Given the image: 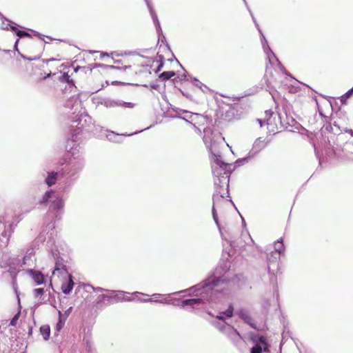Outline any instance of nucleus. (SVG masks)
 <instances>
[{
    "instance_id": "nucleus-42",
    "label": "nucleus",
    "mask_w": 353,
    "mask_h": 353,
    "mask_svg": "<svg viewBox=\"0 0 353 353\" xmlns=\"http://www.w3.org/2000/svg\"><path fill=\"white\" fill-rule=\"evenodd\" d=\"M123 301H132L134 300V299L129 297V296L123 297Z\"/></svg>"
},
{
    "instance_id": "nucleus-45",
    "label": "nucleus",
    "mask_w": 353,
    "mask_h": 353,
    "mask_svg": "<svg viewBox=\"0 0 353 353\" xmlns=\"http://www.w3.org/2000/svg\"><path fill=\"white\" fill-rule=\"evenodd\" d=\"M216 318L221 321L224 320V317L223 316V315H217Z\"/></svg>"
},
{
    "instance_id": "nucleus-15",
    "label": "nucleus",
    "mask_w": 353,
    "mask_h": 353,
    "mask_svg": "<svg viewBox=\"0 0 353 353\" xmlns=\"http://www.w3.org/2000/svg\"><path fill=\"white\" fill-rule=\"evenodd\" d=\"M64 206V201L61 198H57L55 200H54L51 204V208L59 211L63 209Z\"/></svg>"
},
{
    "instance_id": "nucleus-40",
    "label": "nucleus",
    "mask_w": 353,
    "mask_h": 353,
    "mask_svg": "<svg viewBox=\"0 0 353 353\" xmlns=\"http://www.w3.org/2000/svg\"><path fill=\"white\" fill-rule=\"evenodd\" d=\"M142 131H143V130L137 131V132H132V133H130V134H123L122 135L129 137V136H132L133 134H137L139 132H141Z\"/></svg>"
},
{
    "instance_id": "nucleus-29",
    "label": "nucleus",
    "mask_w": 353,
    "mask_h": 353,
    "mask_svg": "<svg viewBox=\"0 0 353 353\" xmlns=\"http://www.w3.org/2000/svg\"><path fill=\"white\" fill-rule=\"evenodd\" d=\"M0 17L2 19V23H3V25H5V26H5V27H3V29H7V30H8V29H9V28H8V26H8V24H9V23H10H10H13V22H12V21H10V20H8V19H7L6 18L3 17L2 16V14H1V12H0Z\"/></svg>"
},
{
    "instance_id": "nucleus-53",
    "label": "nucleus",
    "mask_w": 353,
    "mask_h": 353,
    "mask_svg": "<svg viewBox=\"0 0 353 353\" xmlns=\"http://www.w3.org/2000/svg\"><path fill=\"white\" fill-rule=\"evenodd\" d=\"M269 69V67L268 65L266 66V70L268 71V70Z\"/></svg>"
},
{
    "instance_id": "nucleus-6",
    "label": "nucleus",
    "mask_w": 353,
    "mask_h": 353,
    "mask_svg": "<svg viewBox=\"0 0 353 353\" xmlns=\"http://www.w3.org/2000/svg\"><path fill=\"white\" fill-rule=\"evenodd\" d=\"M220 281L221 279L219 277H210L202 283L190 288L188 290L190 292H196L205 288L212 289V287L217 285Z\"/></svg>"
},
{
    "instance_id": "nucleus-51",
    "label": "nucleus",
    "mask_w": 353,
    "mask_h": 353,
    "mask_svg": "<svg viewBox=\"0 0 353 353\" xmlns=\"http://www.w3.org/2000/svg\"><path fill=\"white\" fill-rule=\"evenodd\" d=\"M19 42V39H17L15 42L14 47L17 48V43Z\"/></svg>"
},
{
    "instance_id": "nucleus-34",
    "label": "nucleus",
    "mask_w": 353,
    "mask_h": 353,
    "mask_svg": "<svg viewBox=\"0 0 353 353\" xmlns=\"http://www.w3.org/2000/svg\"><path fill=\"white\" fill-rule=\"evenodd\" d=\"M34 296L36 297H38L43 294L44 289L43 288H37L34 290Z\"/></svg>"
},
{
    "instance_id": "nucleus-1",
    "label": "nucleus",
    "mask_w": 353,
    "mask_h": 353,
    "mask_svg": "<svg viewBox=\"0 0 353 353\" xmlns=\"http://www.w3.org/2000/svg\"><path fill=\"white\" fill-rule=\"evenodd\" d=\"M212 160L213 161L212 171L214 175V185L219 188H225L226 190L225 193L221 190H216V193L213 195V199L219 195L223 198L225 194H228L229 178L234 168H233L232 164L225 163L220 154L212 151Z\"/></svg>"
},
{
    "instance_id": "nucleus-12",
    "label": "nucleus",
    "mask_w": 353,
    "mask_h": 353,
    "mask_svg": "<svg viewBox=\"0 0 353 353\" xmlns=\"http://www.w3.org/2000/svg\"><path fill=\"white\" fill-rule=\"evenodd\" d=\"M32 279L37 285H41L44 283V276L39 272L30 270Z\"/></svg>"
},
{
    "instance_id": "nucleus-16",
    "label": "nucleus",
    "mask_w": 353,
    "mask_h": 353,
    "mask_svg": "<svg viewBox=\"0 0 353 353\" xmlns=\"http://www.w3.org/2000/svg\"><path fill=\"white\" fill-rule=\"evenodd\" d=\"M40 332H41V334L43 336L44 340H46V341L48 340L49 337H50V326L48 325H43L41 326Z\"/></svg>"
},
{
    "instance_id": "nucleus-2",
    "label": "nucleus",
    "mask_w": 353,
    "mask_h": 353,
    "mask_svg": "<svg viewBox=\"0 0 353 353\" xmlns=\"http://www.w3.org/2000/svg\"><path fill=\"white\" fill-rule=\"evenodd\" d=\"M250 341L253 343L250 353H262L268 351L269 345L263 336L253 334L250 336Z\"/></svg>"
},
{
    "instance_id": "nucleus-14",
    "label": "nucleus",
    "mask_w": 353,
    "mask_h": 353,
    "mask_svg": "<svg viewBox=\"0 0 353 353\" xmlns=\"http://www.w3.org/2000/svg\"><path fill=\"white\" fill-rule=\"evenodd\" d=\"M8 28L13 32H14L16 33V34L19 37H30V34L26 32V31H24V30H17V27L14 26V23H9L8 24Z\"/></svg>"
},
{
    "instance_id": "nucleus-35",
    "label": "nucleus",
    "mask_w": 353,
    "mask_h": 353,
    "mask_svg": "<svg viewBox=\"0 0 353 353\" xmlns=\"http://www.w3.org/2000/svg\"><path fill=\"white\" fill-rule=\"evenodd\" d=\"M94 290L96 292H110V290H108L106 289L98 287L96 288H94ZM112 292H115V291H111Z\"/></svg>"
},
{
    "instance_id": "nucleus-38",
    "label": "nucleus",
    "mask_w": 353,
    "mask_h": 353,
    "mask_svg": "<svg viewBox=\"0 0 353 353\" xmlns=\"http://www.w3.org/2000/svg\"><path fill=\"white\" fill-rule=\"evenodd\" d=\"M257 121L260 124L261 127H262L264 125L265 123H266V119L265 120H262V119H258Z\"/></svg>"
},
{
    "instance_id": "nucleus-23",
    "label": "nucleus",
    "mask_w": 353,
    "mask_h": 353,
    "mask_svg": "<svg viewBox=\"0 0 353 353\" xmlns=\"http://www.w3.org/2000/svg\"><path fill=\"white\" fill-rule=\"evenodd\" d=\"M175 76V72L174 71H168L162 72L159 77L163 79L164 80H168L171 79L172 77Z\"/></svg>"
},
{
    "instance_id": "nucleus-57",
    "label": "nucleus",
    "mask_w": 353,
    "mask_h": 353,
    "mask_svg": "<svg viewBox=\"0 0 353 353\" xmlns=\"http://www.w3.org/2000/svg\"><path fill=\"white\" fill-rule=\"evenodd\" d=\"M243 1H244L245 3L247 4L245 0H243Z\"/></svg>"
},
{
    "instance_id": "nucleus-5",
    "label": "nucleus",
    "mask_w": 353,
    "mask_h": 353,
    "mask_svg": "<svg viewBox=\"0 0 353 353\" xmlns=\"http://www.w3.org/2000/svg\"><path fill=\"white\" fill-rule=\"evenodd\" d=\"M266 145V143L264 139L259 137L256 139L252 145V149L250 152V155L248 157H245L242 159H239L236 161V163H239L240 162H248V159L250 157H253L256 154H258L262 149H263Z\"/></svg>"
},
{
    "instance_id": "nucleus-17",
    "label": "nucleus",
    "mask_w": 353,
    "mask_h": 353,
    "mask_svg": "<svg viewBox=\"0 0 353 353\" xmlns=\"http://www.w3.org/2000/svg\"><path fill=\"white\" fill-rule=\"evenodd\" d=\"M274 250L279 254H282L285 251V246L283 243V238L279 239L274 243Z\"/></svg>"
},
{
    "instance_id": "nucleus-49",
    "label": "nucleus",
    "mask_w": 353,
    "mask_h": 353,
    "mask_svg": "<svg viewBox=\"0 0 353 353\" xmlns=\"http://www.w3.org/2000/svg\"><path fill=\"white\" fill-rule=\"evenodd\" d=\"M266 83H267L268 86L269 87V85L271 83V82H270L269 79H267Z\"/></svg>"
},
{
    "instance_id": "nucleus-41",
    "label": "nucleus",
    "mask_w": 353,
    "mask_h": 353,
    "mask_svg": "<svg viewBox=\"0 0 353 353\" xmlns=\"http://www.w3.org/2000/svg\"><path fill=\"white\" fill-rule=\"evenodd\" d=\"M247 9H248V10H249V12H250V13L251 14V17L252 18V20H253L254 24L256 25V23H257V22H256V21L255 19V17H254V15H253L252 12H251V10L249 9V7H247Z\"/></svg>"
},
{
    "instance_id": "nucleus-31",
    "label": "nucleus",
    "mask_w": 353,
    "mask_h": 353,
    "mask_svg": "<svg viewBox=\"0 0 353 353\" xmlns=\"http://www.w3.org/2000/svg\"><path fill=\"white\" fill-rule=\"evenodd\" d=\"M20 316V311H19L11 319L10 325L14 326L17 324V322Z\"/></svg>"
},
{
    "instance_id": "nucleus-9",
    "label": "nucleus",
    "mask_w": 353,
    "mask_h": 353,
    "mask_svg": "<svg viewBox=\"0 0 353 353\" xmlns=\"http://www.w3.org/2000/svg\"><path fill=\"white\" fill-rule=\"evenodd\" d=\"M58 173L55 171L48 172L47 176L45 179V183L49 186L54 185L58 179Z\"/></svg>"
},
{
    "instance_id": "nucleus-19",
    "label": "nucleus",
    "mask_w": 353,
    "mask_h": 353,
    "mask_svg": "<svg viewBox=\"0 0 353 353\" xmlns=\"http://www.w3.org/2000/svg\"><path fill=\"white\" fill-rule=\"evenodd\" d=\"M147 4H148V6L149 7V9H150V14L152 15L154 23L155 24V26L157 28V32H161V27H160V23H159V20H158L157 14L154 13V12L150 7V5H149L148 2H147Z\"/></svg>"
},
{
    "instance_id": "nucleus-3",
    "label": "nucleus",
    "mask_w": 353,
    "mask_h": 353,
    "mask_svg": "<svg viewBox=\"0 0 353 353\" xmlns=\"http://www.w3.org/2000/svg\"><path fill=\"white\" fill-rule=\"evenodd\" d=\"M256 27L261 34V43L263 46V50L267 55V59H268L269 63L272 65L273 59H275L278 62V64L281 70L284 72L285 68L281 65V63L279 61L278 59L276 58L274 52L271 50L270 46L268 44V41L266 40L258 23H256Z\"/></svg>"
},
{
    "instance_id": "nucleus-48",
    "label": "nucleus",
    "mask_w": 353,
    "mask_h": 353,
    "mask_svg": "<svg viewBox=\"0 0 353 353\" xmlns=\"http://www.w3.org/2000/svg\"><path fill=\"white\" fill-rule=\"evenodd\" d=\"M162 67H163V63H161L159 65V67H158V68H157V71H159V70L161 69V68H162Z\"/></svg>"
},
{
    "instance_id": "nucleus-27",
    "label": "nucleus",
    "mask_w": 353,
    "mask_h": 353,
    "mask_svg": "<svg viewBox=\"0 0 353 353\" xmlns=\"http://www.w3.org/2000/svg\"><path fill=\"white\" fill-rule=\"evenodd\" d=\"M120 136V134H115L114 132H111L110 133H109L108 135H107V138L110 140V141H116V142H119V139H117V138Z\"/></svg>"
},
{
    "instance_id": "nucleus-33",
    "label": "nucleus",
    "mask_w": 353,
    "mask_h": 353,
    "mask_svg": "<svg viewBox=\"0 0 353 353\" xmlns=\"http://www.w3.org/2000/svg\"><path fill=\"white\" fill-rule=\"evenodd\" d=\"M353 94V87L350 89L348 91H347L343 96H342V99H341V101H343V99L344 98H349Z\"/></svg>"
},
{
    "instance_id": "nucleus-10",
    "label": "nucleus",
    "mask_w": 353,
    "mask_h": 353,
    "mask_svg": "<svg viewBox=\"0 0 353 353\" xmlns=\"http://www.w3.org/2000/svg\"><path fill=\"white\" fill-rule=\"evenodd\" d=\"M74 287V282L71 275L68 276V281L61 285L62 292L65 294H69Z\"/></svg>"
},
{
    "instance_id": "nucleus-36",
    "label": "nucleus",
    "mask_w": 353,
    "mask_h": 353,
    "mask_svg": "<svg viewBox=\"0 0 353 353\" xmlns=\"http://www.w3.org/2000/svg\"><path fill=\"white\" fill-rule=\"evenodd\" d=\"M161 296H162V294L156 293V294H153L150 299H153V300H158L157 299H159Z\"/></svg>"
},
{
    "instance_id": "nucleus-25",
    "label": "nucleus",
    "mask_w": 353,
    "mask_h": 353,
    "mask_svg": "<svg viewBox=\"0 0 353 353\" xmlns=\"http://www.w3.org/2000/svg\"><path fill=\"white\" fill-rule=\"evenodd\" d=\"M230 336L232 339H236L237 337L239 336V332L236 331V330L234 329L232 327H229L228 328Z\"/></svg>"
},
{
    "instance_id": "nucleus-24",
    "label": "nucleus",
    "mask_w": 353,
    "mask_h": 353,
    "mask_svg": "<svg viewBox=\"0 0 353 353\" xmlns=\"http://www.w3.org/2000/svg\"><path fill=\"white\" fill-rule=\"evenodd\" d=\"M65 323V319H62V314L59 311V322L57 323V330L59 331Z\"/></svg>"
},
{
    "instance_id": "nucleus-26",
    "label": "nucleus",
    "mask_w": 353,
    "mask_h": 353,
    "mask_svg": "<svg viewBox=\"0 0 353 353\" xmlns=\"http://www.w3.org/2000/svg\"><path fill=\"white\" fill-rule=\"evenodd\" d=\"M183 114H184L183 119L185 120L189 123H191L190 121H188L187 119H192V117L199 115L198 114H193L187 110H183Z\"/></svg>"
},
{
    "instance_id": "nucleus-7",
    "label": "nucleus",
    "mask_w": 353,
    "mask_h": 353,
    "mask_svg": "<svg viewBox=\"0 0 353 353\" xmlns=\"http://www.w3.org/2000/svg\"><path fill=\"white\" fill-rule=\"evenodd\" d=\"M101 104L106 108L125 107L132 109L135 107V104L132 102H125L119 99H105Z\"/></svg>"
},
{
    "instance_id": "nucleus-44",
    "label": "nucleus",
    "mask_w": 353,
    "mask_h": 353,
    "mask_svg": "<svg viewBox=\"0 0 353 353\" xmlns=\"http://www.w3.org/2000/svg\"><path fill=\"white\" fill-rule=\"evenodd\" d=\"M72 307H70L65 312V314L66 316H68L70 314V313L72 311Z\"/></svg>"
},
{
    "instance_id": "nucleus-13",
    "label": "nucleus",
    "mask_w": 353,
    "mask_h": 353,
    "mask_svg": "<svg viewBox=\"0 0 353 353\" xmlns=\"http://www.w3.org/2000/svg\"><path fill=\"white\" fill-rule=\"evenodd\" d=\"M237 315L247 323L252 325V318L250 316L248 312L245 310L241 309L237 311Z\"/></svg>"
},
{
    "instance_id": "nucleus-18",
    "label": "nucleus",
    "mask_w": 353,
    "mask_h": 353,
    "mask_svg": "<svg viewBox=\"0 0 353 353\" xmlns=\"http://www.w3.org/2000/svg\"><path fill=\"white\" fill-rule=\"evenodd\" d=\"M117 292V294L111 296L110 304L123 301V297L120 296L119 294L123 295L126 292L124 291H121V290H119Z\"/></svg>"
},
{
    "instance_id": "nucleus-46",
    "label": "nucleus",
    "mask_w": 353,
    "mask_h": 353,
    "mask_svg": "<svg viewBox=\"0 0 353 353\" xmlns=\"http://www.w3.org/2000/svg\"><path fill=\"white\" fill-rule=\"evenodd\" d=\"M216 327L221 330V331H223V328H225V326L224 325H216Z\"/></svg>"
},
{
    "instance_id": "nucleus-43",
    "label": "nucleus",
    "mask_w": 353,
    "mask_h": 353,
    "mask_svg": "<svg viewBox=\"0 0 353 353\" xmlns=\"http://www.w3.org/2000/svg\"><path fill=\"white\" fill-rule=\"evenodd\" d=\"M132 294H133V295H135V296H137V295H138V294H141V295H143V296H148V294H146L141 293V292H134V293H132Z\"/></svg>"
},
{
    "instance_id": "nucleus-21",
    "label": "nucleus",
    "mask_w": 353,
    "mask_h": 353,
    "mask_svg": "<svg viewBox=\"0 0 353 353\" xmlns=\"http://www.w3.org/2000/svg\"><path fill=\"white\" fill-rule=\"evenodd\" d=\"M54 194V191L52 190H48L43 195L42 199L40 201L41 203H46L48 202L49 199L52 197Z\"/></svg>"
},
{
    "instance_id": "nucleus-30",
    "label": "nucleus",
    "mask_w": 353,
    "mask_h": 353,
    "mask_svg": "<svg viewBox=\"0 0 353 353\" xmlns=\"http://www.w3.org/2000/svg\"><path fill=\"white\" fill-rule=\"evenodd\" d=\"M233 307L230 305L225 311L223 312V314L227 317H232L233 315Z\"/></svg>"
},
{
    "instance_id": "nucleus-47",
    "label": "nucleus",
    "mask_w": 353,
    "mask_h": 353,
    "mask_svg": "<svg viewBox=\"0 0 353 353\" xmlns=\"http://www.w3.org/2000/svg\"><path fill=\"white\" fill-rule=\"evenodd\" d=\"M82 119H83V117L81 116V118L79 119V125H80L81 126L79 128H83V125L81 123Z\"/></svg>"
},
{
    "instance_id": "nucleus-20",
    "label": "nucleus",
    "mask_w": 353,
    "mask_h": 353,
    "mask_svg": "<svg viewBox=\"0 0 353 353\" xmlns=\"http://www.w3.org/2000/svg\"><path fill=\"white\" fill-rule=\"evenodd\" d=\"M65 272H66V270L64 268V265L62 263H59V262H56L54 270V271L52 272V274L54 275L56 274V272H59L60 274H63V273H64Z\"/></svg>"
},
{
    "instance_id": "nucleus-32",
    "label": "nucleus",
    "mask_w": 353,
    "mask_h": 353,
    "mask_svg": "<svg viewBox=\"0 0 353 353\" xmlns=\"http://www.w3.org/2000/svg\"><path fill=\"white\" fill-rule=\"evenodd\" d=\"M99 301H101V302L108 301L110 304L111 296H108L106 294H102L99 297Z\"/></svg>"
},
{
    "instance_id": "nucleus-22",
    "label": "nucleus",
    "mask_w": 353,
    "mask_h": 353,
    "mask_svg": "<svg viewBox=\"0 0 353 353\" xmlns=\"http://www.w3.org/2000/svg\"><path fill=\"white\" fill-rule=\"evenodd\" d=\"M134 301L142 302V303H147V302H155V303H169L168 301H164L163 300H153V299H143L139 297H137L134 299Z\"/></svg>"
},
{
    "instance_id": "nucleus-8",
    "label": "nucleus",
    "mask_w": 353,
    "mask_h": 353,
    "mask_svg": "<svg viewBox=\"0 0 353 353\" xmlns=\"http://www.w3.org/2000/svg\"><path fill=\"white\" fill-rule=\"evenodd\" d=\"M84 161L82 160H79L74 163H72L69 172L71 176H74V175L79 173L84 167Z\"/></svg>"
},
{
    "instance_id": "nucleus-39",
    "label": "nucleus",
    "mask_w": 353,
    "mask_h": 353,
    "mask_svg": "<svg viewBox=\"0 0 353 353\" xmlns=\"http://www.w3.org/2000/svg\"><path fill=\"white\" fill-rule=\"evenodd\" d=\"M196 86L201 90H202V86L207 88V86L203 85V83H202L201 82H199L197 84H196Z\"/></svg>"
},
{
    "instance_id": "nucleus-28",
    "label": "nucleus",
    "mask_w": 353,
    "mask_h": 353,
    "mask_svg": "<svg viewBox=\"0 0 353 353\" xmlns=\"http://www.w3.org/2000/svg\"><path fill=\"white\" fill-rule=\"evenodd\" d=\"M212 216H213V219H214V222L216 223V225H217L219 231L221 232V227H220V225L219 223L217 212H216V209H215L214 205H213V208H212Z\"/></svg>"
},
{
    "instance_id": "nucleus-37",
    "label": "nucleus",
    "mask_w": 353,
    "mask_h": 353,
    "mask_svg": "<svg viewBox=\"0 0 353 353\" xmlns=\"http://www.w3.org/2000/svg\"><path fill=\"white\" fill-rule=\"evenodd\" d=\"M21 57H22L23 59H25V60H28V61L37 60V59H39V58H37V57H35V58H33V59H32V58H28V57H27L26 56L23 55V54H21Z\"/></svg>"
},
{
    "instance_id": "nucleus-4",
    "label": "nucleus",
    "mask_w": 353,
    "mask_h": 353,
    "mask_svg": "<svg viewBox=\"0 0 353 353\" xmlns=\"http://www.w3.org/2000/svg\"><path fill=\"white\" fill-rule=\"evenodd\" d=\"M266 117V124L270 128V130L274 131V128H278V125L283 126L279 114L274 112L271 110L265 112Z\"/></svg>"
},
{
    "instance_id": "nucleus-52",
    "label": "nucleus",
    "mask_w": 353,
    "mask_h": 353,
    "mask_svg": "<svg viewBox=\"0 0 353 353\" xmlns=\"http://www.w3.org/2000/svg\"><path fill=\"white\" fill-rule=\"evenodd\" d=\"M193 80L195 81H198V79L196 78H193Z\"/></svg>"
},
{
    "instance_id": "nucleus-50",
    "label": "nucleus",
    "mask_w": 353,
    "mask_h": 353,
    "mask_svg": "<svg viewBox=\"0 0 353 353\" xmlns=\"http://www.w3.org/2000/svg\"><path fill=\"white\" fill-rule=\"evenodd\" d=\"M76 139H77V137H75V138H74V136H72V140H71V141H77V140H76Z\"/></svg>"
},
{
    "instance_id": "nucleus-55",
    "label": "nucleus",
    "mask_w": 353,
    "mask_h": 353,
    "mask_svg": "<svg viewBox=\"0 0 353 353\" xmlns=\"http://www.w3.org/2000/svg\"><path fill=\"white\" fill-rule=\"evenodd\" d=\"M183 291H179V293H181L183 292ZM176 294H178V292H176Z\"/></svg>"
},
{
    "instance_id": "nucleus-11",
    "label": "nucleus",
    "mask_w": 353,
    "mask_h": 353,
    "mask_svg": "<svg viewBox=\"0 0 353 353\" xmlns=\"http://www.w3.org/2000/svg\"><path fill=\"white\" fill-rule=\"evenodd\" d=\"M203 302V299L201 298H194V299H185L181 301V305H188L191 307H194L196 305H199Z\"/></svg>"
},
{
    "instance_id": "nucleus-56",
    "label": "nucleus",
    "mask_w": 353,
    "mask_h": 353,
    "mask_svg": "<svg viewBox=\"0 0 353 353\" xmlns=\"http://www.w3.org/2000/svg\"><path fill=\"white\" fill-rule=\"evenodd\" d=\"M242 221H243V223H245V221H244L243 219H242Z\"/></svg>"
},
{
    "instance_id": "nucleus-54",
    "label": "nucleus",
    "mask_w": 353,
    "mask_h": 353,
    "mask_svg": "<svg viewBox=\"0 0 353 353\" xmlns=\"http://www.w3.org/2000/svg\"><path fill=\"white\" fill-rule=\"evenodd\" d=\"M29 333H32V328L30 329Z\"/></svg>"
}]
</instances>
